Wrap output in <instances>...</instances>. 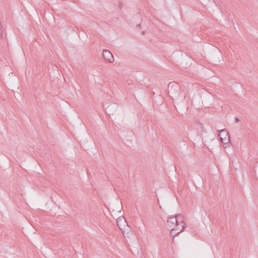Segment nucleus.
<instances>
[{
  "label": "nucleus",
  "mask_w": 258,
  "mask_h": 258,
  "mask_svg": "<svg viewBox=\"0 0 258 258\" xmlns=\"http://www.w3.org/2000/svg\"><path fill=\"white\" fill-rule=\"evenodd\" d=\"M167 226L168 228H177V230L183 231L185 227L183 220V217L181 215L170 217L167 221Z\"/></svg>",
  "instance_id": "1"
},
{
  "label": "nucleus",
  "mask_w": 258,
  "mask_h": 258,
  "mask_svg": "<svg viewBox=\"0 0 258 258\" xmlns=\"http://www.w3.org/2000/svg\"><path fill=\"white\" fill-rule=\"evenodd\" d=\"M180 87L176 83H170L168 86V93L172 98H177L179 96Z\"/></svg>",
  "instance_id": "2"
},
{
  "label": "nucleus",
  "mask_w": 258,
  "mask_h": 258,
  "mask_svg": "<svg viewBox=\"0 0 258 258\" xmlns=\"http://www.w3.org/2000/svg\"><path fill=\"white\" fill-rule=\"evenodd\" d=\"M102 55L104 59L109 62H112L114 61L112 54L108 50L104 49L102 52Z\"/></svg>",
  "instance_id": "3"
},
{
  "label": "nucleus",
  "mask_w": 258,
  "mask_h": 258,
  "mask_svg": "<svg viewBox=\"0 0 258 258\" xmlns=\"http://www.w3.org/2000/svg\"><path fill=\"white\" fill-rule=\"evenodd\" d=\"M116 223L119 229L122 230H124L125 229V227L127 226V223L123 216L119 217L117 219Z\"/></svg>",
  "instance_id": "4"
},
{
  "label": "nucleus",
  "mask_w": 258,
  "mask_h": 258,
  "mask_svg": "<svg viewBox=\"0 0 258 258\" xmlns=\"http://www.w3.org/2000/svg\"><path fill=\"white\" fill-rule=\"evenodd\" d=\"M220 134L219 135V136H221V135L222 134H223V136H224V135H225L226 137L224 138V139L222 138H220V139H221V141L224 143V144H225L227 142H229L230 141V136L229 135V133L228 132H227V131L226 130V129H223L221 131H218Z\"/></svg>",
  "instance_id": "5"
},
{
  "label": "nucleus",
  "mask_w": 258,
  "mask_h": 258,
  "mask_svg": "<svg viewBox=\"0 0 258 258\" xmlns=\"http://www.w3.org/2000/svg\"><path fill=\"white\" fill-rule=\"evenodd\" d=\"M171 229L170 234L173 237V239L176 236L178 235L182 231H180V230H177V228L174 227Z\"/></svg>",
  "instance_id": "6"
},
{
  "label": "nucleus",
  "mask_w": 258,
  "mask_h": 258,
  "mask_svg": "<svg viewBox=\"0 0 258 258\" xmlns=\"http://www.w3.org/2000/svg\"><path fill=\"white\" fill-rule=\"evenodd\" d=\"M235 122H239V118H238V117H236V118H235Z\"/></svg>",
  "instance_id": "7"
},
{
  "label": "nucleus",
  "mask_w": 258,
  "mask_h": 258,
  "mask_svg": "<svg viewBox=\"0 0 258 258\" xmlns=\"http://www.w3.org/2000/svg\"><path fill=\"white\" fill-rule=\"evenodd\" d=\"M119 7H120V9H121V5H120Z\"/></svg>",
  "instance_id": "8"
},
{
  "label": "nucleus",
  "mask_w": 258,
  "mask_h": 258,
  "mask_svg": "<svg viewBox=\"0 0 258 258\" xmlns=\"http://www.w3.org/2000/svg\"><path fill=\"white\" fill-rule=\"evenodd\" d=\"M142 33H143V34H145V32H144V31H143V32H142Z\"/></svg>",
  "instance_id": "9"
}]
</instances>
